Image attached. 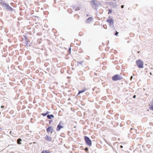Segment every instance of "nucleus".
I'll list each match as a JSON object with an SVG mask.
<instances>
[{
	"instance_id": "79ce46f5",
	"label": "nucleus",
	"mask_w": 153,
	"mask_h": 153,
	"mask_svg": "<svg viewBox=\"0 0 153 153\" xmlns=\"http://www.w3.org/2000/svg\"><path fill=\"white\" fill-rule=\"evenodd\" d=\"M1 130H2V129L1 127H0V131H1Z\"/></svg>"
},
{
	"instance_id": "423d86ee",
	"label": "nucleus",
	"mask_w": 153,
	"mask_h": 153,
	"mask_svg": "<svg viewBox=\"0 0 153 153\" xmlns=\"http://www.w3.org/2000/svg\"><path fill=\"white\" fill-rule=\"evenodd\" d=\"M112 78L113 81H116L122 79L123 77L119 74H116L113 76Z\"/></svg>"
},
{
	"instance_id": "4468645a",
	"label": "nucleus",
	"mask_w": 153,
	"mask_h": 153,
	"mask_svg": "<svg viewBox=\"0 0 153 153\" xmlns=\"http://www.w3.org/2000/svg\"><path fill=\"white\" fill-rule=\"evenodd\" d=\"M10 4L11 6L14 7L16 8L17 7V4L13 2H11Z\"/></svg>"
},
{
	"instance_id": "9d476101",
	"label": "nucleus",
	"mask_w": 153,
	"mask_h": 153,
	"mask_svg": "<svg viewBox=\"0 0 153 153\" xmlns=\"http://www.w3.org/2000/svg\"><path fill=\"white\" fill-rule=\"evenodd\" d=\"M45 139L48 141H51L52 140V138L51 137L46 135L45 137Z\"/></svg>"
},
{
	"instance_id": "f03ea898",
	"label": "nucleus",
	"mask_w": 153,
	"mask_h": 153,
	"mask_svg": "<svg viewBox=\"0 0 153 153\" xmlns=\"http://www.w3.org/2000/svg\"><path fill=\"white\" fill-rule=\"evenodd\" d=\"M112 118L109 115H107L106 117V121L107 126H106V129L108 130H110V131H112V129L111 128H112L113 127H114V126L113 125V123H112Z\"/></svg>"
},
{
	"instance_id": "de8ad7c7",
	"label": "nucleus",
	"mask_w": 153,
	"mask_h": 153,
	"mask_svg": "<svg viewBox=\"0 0 153 153\" xmlns=\"http://www.w3.org/2000/svg\"><path fill=\"white\" fill-rule=\"evenodd\" d=\"M103 27H104V28H105V27H104V25H103Z\"/></svg>"
},
{
	"instance_id": "9b49d317",
	"label": "nucleus",
	"mask_w": 153,
	"mask_h": 153,
	"mask_svg": "<svg viewBox=\"0 0 153 153\" xmlns=\"http://www.w3.org/2000/svg\"><path fill=\"white\" fill-rule=\"evenodd\" d=\"M53 128L52 126H49L46 129L48 133L50 132L51 130H53Z\"/></svg>"
},
{
	"instance_id": "49530a36",
	"label": "nucleus",
	"mask_w": 153,
	"mask_h": 153,
	"mask_svg": "<svg viewBox=\"0 0 153 153\" xmlns=\"http://www.w3.org/2000/svg\"><path fill=\"white\" fill-rule=\"evenodd\" d=\"M102 45H103V46H104V43H102Z\"/></svg>"
},
{
	"instance_id": "393cba45",
	"label": "nucleus",
	"mask_w": 153,
	"mask_h": 153,
	"mask_svg": "<svg viewBox=\"0 0 153 153\" xmlns=\"http://www.w3.org/2000/svg\"><path fill=\"white\" fill-rule=\"evenodd\" d=\"M109 12L108 13V14H109L110 13H111L112 12V10L109 9L108 10Z\"/></svg>"
},
{
	"instance_id": "c756f323",
	"label": "nucleus",
	"mask_w": 153,
	"mask_h": 153,
	"mask_svg": "<svg viewBox=\"0 0 153 153\" xmlns=\"http://www.w3.org/2000/svg\"><path fill=\"white\" fill-rule=\"evenodd\" d=\"M72 8H73V9H74V10H75V9L76 8V6L75 5H74V6H72Z\"/></svg>"
},
{
	"instance_id": "cd10ccee",
	"label": "nucleus",
	"mask_w": 153,
	"mask_h": 153,
	"mask_svg": "<svg viewBox=\"0 0 153 153\" xmlns=\"http://www.w3.org/2000/svg\"><path fill=\"white\" fill-rule=\"evenodd\" d=\"M118 33H119L116 31L115 33H114V35L117 36Z\"/></svg>"
},
{
	"instance_id": "2f4dec72",
	"label": "nucleus",
	"mask_w": 153,
	"mask_h": 153,
	"mask_svg": "<svg viewBox=\"0 0 153 153\" xmlns=\"http://www.w3.org/2000/svg\"><path fill=\"white\" fill-rule=\"evenodd\" d=\"M136 97V95H133V98H135Z\"/></svg>"
},
{
	"instance_id": "58836bf2",
	"label": "nucleus",
	"mask_w": 153,
	"mask_h": 153,
	"mask_svg": "<svg viewBox=\"0 0 153 153\" xmlns=\"http://www.w3.org/2000/svg\"><path fill=\"white\" fill-rule=\"evenodd\" d=\"M120 148H122L123 147V146H122L121 145V146H120Z\"/></svg>"
},
{
	"instance_id": "7ed1b4c3",
	"label": "nucleus",
	"mask_w": 153,
	"mask_h": 153,
	"mask_svg": "<svg viewBox=\"0 0 153 153\" xmlns=\"http://www.w3.org/2000/svg\"><path fill=\"white\" fill-rule=\"evenodd\" d=\"M90 3L92 7L96 10H97V8L100 5H104L102 3H100L98 1L95 0H92L90 1Z\"/></svg>"
},
{
	"instance_id": "4be33fe9",
	"label": "nucleus",
	"mask_w": 153,
	"mask_h": 153,
	"mask_svg": "<svg viewBox=\"0 0 153 153\" xmlns=\"http://www.w3.org/2000/svg\"><path fill=\"white\" fill-rule=\"evenodd\" d=\"M71 47H70L68 49V53L69 54H70L71 53Z\"/></svg>"
},
{
	"instance_id": "a19ab883",
	"label": "nucleus",
	"mask_w": 153,
	"mask_h": 153,
	"mask_svg": "<svg viewBox=\"0 0 153 153\" xmlns=\"http://www.w3.org/2000/svg\"><path fill=\"white\" fill-rule=\"evenodd\" d=\"M140 53V51H138V52H137V53Z\"/></svg>"
},
{
	"instance_id": "f8f14e48",
	"label": "nucleus",
	"mask_w": 153,
	"mask_h": 153,
	"mask_svg": "<svg viewBox=\"0 0 153 153\" xmlns=\"http://www.w3.org/2000/svg\"><path fill=\"white\" fill-rule=\"evenodd\" d=\"M93 19V18L92 17H90L88 18L86 20L85 22L86 23H90L91 21Z\"/></svg>"
},
{
	"instance_id": "72a5a7b5",
	"label": "nucleus",
	"mask_w": 153,
	"mask_h": 153,
	"mask_svg": "<svg viewBox=\"0 0 153 153\" xmlns=\"http://www.w3.org/2000/svg\"><path fill=\"white\" fill-rule=\"evenodd\" d=\"M4 105H1V108H4Z\"/></svg>"
},
{
	"instance_id": "bb28decb",
	"label": "nucleus",
	"mask_w": 153,
	"mask_h": 153,
	"mask_svg": "<svg viewBox=\"0 0 153 153\" xmlns=\"http://www.w3.org/2000/svg\"><path fill=\"white\" fill-rule=\"evenodd\" d=\"M88 150V148L87 147H86L85 149V151L87 152Z\"/></svg>"
},
{
	"instance_id": "20e7f679",
	"label": "nucleus",
	"mask_w": 153,
	"mask_h": 153,
	"mask_svg": "<svg viewBox=\"0 0 153 153\" xmlns=\"http://www.w3.org/2000/svg\"><path fill=\"white\" fill-rule=\"evenodd\" d=\"M101 133L102 134L103 137L102 139H101L100 141L101 144L100 146H101V147H104L105 146V135L103 134L104 133V131H102L101 132Z\"/></svg>"
},
{
	"instance_id": "aec40b11",
	"label": "nucleus",
	"mask_w": 153,
	"mask_h": 153,
	"mask_svg": "<svg viewBox=\"0 0 153 153\" xmlns=\"http://www.w3.org/2000/svg\"><path fill=\"white\" fill-rule=\"evenodd\" d=\"M83 61H81L80 62H77V64H78V65H79V64L81 65H82V63H83Z\"/></svg>"
},
{
	"instance_id": "09e8293b",
	"label": "nucleus",
	"mask_w": 153,
	"mask_h": 153,
	"mask_svg": "<svg viewBox=\"0 0 153 153\" xmlns=\"http://www.w3.org/2000/svg\"><path fill=\"white\" fill-rule=\"evenodd\" d=\"M131 78H132V76H131Z\"/></svg>"
},
{
	"instance_id": "c03bdc74",
	"label": "nucleus",
	"mask_w": 153,
	"mask_h": 153,
	"mask_svg": "<svg viewBox=\"0 0 153 153\" xmlns=\"http://www.w3.org/2000/svg\"><path fill=\"white\" fill-rule=\"evenodd\" d=\"M74 128H76V126H74Z\"/></svg>"
},
{
	"instance_id": "412c9836",
	"label": "nucleus",
	"mask_w": 153,
	"mask_h": 153,
	"mask_svg": "<svg viewBox=\"0 0 153 153\" xmlns=\"http://www.w3.org/2000/svg\"><path fill=\"white\" fill-rule=\"evenodd\" d=\"M23 37H24L25 39V42L27 41H28L27 40V37L26 36H23Z\"/></svg>"
},
{
	"instance_id": "1a4fd4ad",
	"label": "nucleus",
	"mask_w": 153,
	"mask_h": 153,
	"mask_svg": "<svg viewBox=\"0 0 153 153\" xmlns=\"http://www.w3.org/2000/svg\"><path fill=\"white\" fill-rule=\"evenodd\" d=\"M62 124V121L60 122L59 124L57 126V127L56 129V130L57 131H59L61 128L64 127L63 126L61 125V124Z\"/></svg>"
},
{
	"instance_id": "6e6552de",
	"label": "nucleus",
	"mask_w": 153,
	"mask_h": 153,
	"mask_svg": "<svg viewBox=\"0 0 153 153\" xmlns=\"http://www.w3.org/2000/svg\"><path fill=\"white\" fill-rule=\"evenodd\" d=\"M106 22H107L109 23V26L112 29H114V21L112 19H108L106 21Z\"/></svg>"
},
{
	"instance_id": "b1692460",
	"label": "nucleus",
	"mask_w": 153,
	"mask_h": 153,
	"mask_svg": "<svg viewBox=\"0 0 153 153\" xmlns=\"http://www.w3.org/2000/svg\"><path fill=\"white\" fill-rule=\"evenodd\" d=\"M41 115L44 116V117H45V116H46V115H47L45 113H42L41 114Z\"/></svg>"
},
{
	"instance_id": "f257e3e1",
	"label": "nucleus",
	"mask_w": 153,
	"mask_h": 153,
	"mask_svg": "<svg viewBox=\"0 0 153 153\" xmlns=\"http://www.w3.org/2000/svg\"><path fill=\"white\" fill-rule=\"evenodd\" d=\"M0 5L7 11L10 12L15 11V9L11 7L8 3H6L4 0H0Z\"/></svg>"
},
{
	"instance_id": "8fccbe9b",
	"label": "nucleus",
	"mask_w": 153,
	"mask_h": 153,
	"mask_svg": "<svg viewBox=\"0 0 153 153\" xmlns=\"http://www.w3.org/2000/svg\"><path fill=\"white\" fill-rule=\"evenodd\" d=\"M105 50H106V48Z\"/></svg>"
},
{
	"instance_id": "5701e85b",
	"label": "nucleus",
	"mask_w": 153,
	"mask_h": 153,
	"mask_svg": "<svg viewBox=\"0 0 153 153\" xmlns=\"http://www.w3.org/2000/svg\"><path fill=\"white\" fill-rule=\"evenodd\" d=\"M80 10L79 7H76L75 9V11H78Z\"/></svg>"
},
{
	"instance_id": "ddd939ff",
	"label": "nucleus",
	"mask_w": 153,
	"mask_h": 153,
	"mask_svg": "<svg viewBox=\"0 0 153 153\" xmlns=\"http://www.w3.org/2000/svg\"><path fill=\"white\" fill-rule=\"evenodd\" d=\"M54 117V115L52 114H48L47 115V117L48 119H51L52 118H53Z\"/></svg>"
},
{
	"instance_id": "4c0bfd02",
	"label": "nucleus",
	"mask_w": 153,
	"mask_h": 153,
	"mask_svg": "<svg viewBox=\"0 0 153 153\" xmlns=\"http://www.w3.org/2000/svg\"><path fill=\"white\" fill-rule=\"evenodd\" d=\"M101 46H100L99 47V49L100 50H101L100 49H101Z\"/></svg>"
},
{
	"instance_id": "c85d7f7f",
	"label": "nucleus",
	"mask_w": 153,
	"mask_h": 153,
	"mask_svg": "<svg viewBox=\"0 0 153 153\" xmlns=\"http://www.w3.org/2000/svg\"><path fill=\"white\" fill-rule=\"evenodd\" d=\"M132 130H134V129H133V128H131V129H130V132H131V133H133L132 132Z\"/></svg>"
},
{
	"instance_id": "2eb2a0df",
	"label": "nucleus",
	"mask_w": 153,
	"mask_h": 153,
	"mask_svg": "<svg viewBox=\"0 0 153 153\" xmlns=\"http://www.w3.org/2000/svg\"><path fill=\"white\" fill-rule=\"evenodd\" d=\"M41 153H51V152L48 150H43L42 151Z\"/></svg>"
},
{
	"instance_id": "a878e982",
	"label": "nucleus",
	"mask_w": 153,
	"mask_h": 153,
	"mask_svg": "<svg viewBox=\"0 0 153 153\" xmlns=\"http://www.w3.org/2000/svg\"><path fill=\"white\" fill-rule=\"evenodd\" d=\"M53 122V120H49V123L50 124H51V123Z\"/></svg>"
},
{
	"instance_id": "ea45409f",
	"label": "nucleus",
	"mask_w": 153,
	"mask_h": 153,
	"mask_svg": "<svg viewBox=\"0 0 153 153\" xmlns=\"http://www.w3.org/2000/svg\"><path fill=\"white\" fill-rule=\"evenodd\" d=\"M56 0H54V2L55 3H56Z\"/></svg>"
},
{
	"instance_id": "7c9ffc66",
	"label": "nucleus",
	"mask_w": 153,
	"mask_h": 153,
	"mask_svg": "<svg viewBox=\"0 0 153 153\" xmlns=\"http://www.w3.org/2000/svg\"><path fill=\"white\" fill-rule=\"evenodd\" d=\"M50 112H49L48 111H47V112H46V114L47 115L48 114L50 113Z\"/></svg>"
},
{
	"instance_id": "37998d69",
	"label": "nucleus",
	"mask_w": 153,
	"mask_h": 153,
	"mask_svg": "<svg viewBox=\"0 0 153 153\" xmlns=\"http://www.w3.org/2000/svg\"><path fill=\"white\" fill-rule=\"evenodd\" d=\"M150 74L151 75H152V73L151 72H150Z\"/></svg>"
},
{
	"instance_id": "dca6fc26",
	"label": "nucleus",
	"mask_w": 153,
	"mask_h": 153,
	"mask_svg": "<svg viewBox=\"0 0 153 153\" xmlns=\"http://www.w3.org/2000/svg\"><path fill=\"white\" fill-rule=\"evenodd\" d=\"M22 141V139L20 138H18L17 140V143L19 144H22L21 142Z\"/></svg>"
},
{
	"instance_id": "473e14b6",
	"label": "nucleus",
	"mask_w": 153,
	"mask_h": 153,
	"mask_svg": "<svg viewBox=\"0 0 153 153\" xmlns=\"http://www.w3.org/2000/svg\"><path fill=\"white\" fill-rule=\"evenodd\" d=\"M70 10V9H68V10L67 11H68V12H69L70 13H71V12H69V10Z\"/></svg>"
},
{
	"instance_id": "6ab92c4d",
	"label": "nucleus",
	"mask_w": 153,
	"mask_h": 153,
	"mask_svg": "<svg viewBox=\"0 0 153 153\" xmlns=\"http://www.w3.org/2000/svg\"><path fill=\"white\" fill-rule=\"evenodd\" d=\"M30 42V41L29 40H28V41H27L25 42H26L25 44L27 47L30 46V45L29 44L28 42Z\"/></svg>"
},
{
	"instance_id": "c9c22d12",
	"label": "nucleus",
	"mask_w": 153,
	"mask_h": 153,
	"mask_svg": "<svg viewBox=\"0 0 153 153\" xmlns=\"http://www.w3.org/2000/svg\"><path fill=\"white\" fill-rule=\"evenodd\" d=\"M53 131V130H51L50 132H51V133H52Z\"/></svg>"
},
{
	"instance_id": "e433bc0d",
	"label": "nucleus",
	"mask_w": 153,
	"mask_h": 153,
	"mask_svg": "<svg viewBox=\"0 0 153 153\" xmlns=\"http://www.w3.org/2000/svg\"><path fill=\"white\" fill-rule=\"evenodd\" d=\"M12 131H10V134H11V135L13 136L12 134H11L12 133Z\"/></svg>"
},
{
	"instance_id": "f704fd0d",
	"label": "nucleus",
	"mask_w": 153,
	"mask_h": 153,
	"mask_svg": "<svg viewBox=\"0 0 153 153\" xmlns=\"http://www.w3.org/2000/svg\"><path fill=\"white\" fill-rule=\"evenodd\" d=\"M124 5H122L121 6V8H124Z\"/></svg>"
},
{
	"instance_id": "a211bd4d",
	"label": "nucleus",
	"mask_w": 153,
	"mask_h": 153,
	"mask_svg": "<svg viewBox=\"0 0 153 153\" xmlns=\"http://www.w3.org/2000/svg\"><path fill=\"white\" fill-rule=\"evenodd\" d=\"M151 105V106L149 107V108L151 110H153V100L152 101Z\"/></svg>"
},
{
	"instance_id": "f3484780",
	"label": "nucleus",
	"mask_w": 153,
	"mask_h": 153,
	"mask_svg": "<svg viewBox=\"0 0 153 153\" xmlns=\"http://www.w3.org/2000/svg\"><path fill=\"white\" fill-rule=\"evenodd\" d=\"M85 91V90H84V89H83L79 91L77 95H79V94H80L84 92Z\"/></svg>"
},
{
	"instance_id": "a18cd8bd",
	"label": "nucleus",
	"mask_w": 153,
	"mask_h": 153,
	"mask_svg": "<svg viewBox=\"0 0 153 153\" xmlns=\"http://www.w3.org/2000/svg\"><path fill=\"white\" fill-rule=\"evenodd\" d=\"M77 16V14L75 15H74V16Z\"/></svg>"
},
{
	"instance_id": "0eeeda50",
	"label": "nucleus",
	"mask_w": 153,
	"mask_h": 153,
	"mask_svg": "<svg viewBox=\"0 0 153 153\" xmlns=\"http://www.w3.org/2000/svg\"><path fill=\"white\" fill-rule=\"evenodd\" d=\"M136 64L140 68H143V62L140 59L136 61Z\"/></svg>"
},
{
	"instance_id": "39448f33",
	"label": "nucleus",
	"mask_w": 153,
	"mask_h": 153,
	"mask_svg": "<svg viewBox=\"0 0 153 153\" xmlns=\"http://www.w3.org/2000/svg\"><path fill=\"white\" fill-rule=\"evenodd\" d=\"M84 138L86 144L89 146H91L92 145V142L89 138L87 136H85Z\"/></svg>"
}]
</instances>
